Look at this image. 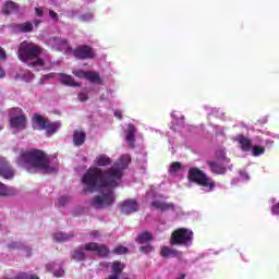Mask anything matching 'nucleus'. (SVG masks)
I'll use <instances>...</instances> for the list:
<instances>
[{
  "label": "nucleus",
  "instance_id": "nucleus-25",
  "mask_svg": "<svg viewBox=\"0 0 279 279\" xmlns=\"http://www.w3.org/2000/svg\"><path fill=\"white\" fill-rule=\"evenodd\" d=\"M74 236L75 234H73V232L65 233L59 231L53 234V241H56L57 243H65V241H71V239H73Z\"/></svg>",
  "mask_w": 279,
  "mask_h": 279
},
{
  "label": "nucleus",
  "instance_id": "nucleus-41",
  "mask_svg": "<svg viewBox=\"0 0 279 279\" xmlns=\"http://www.w3.org/2000/svg\"><path fill=\"white\" fill-rule=\"evenodd\" d=\"M216 136H225L226 129L223 126H215Z\"/></svg>",
  "mask_w": 279,
  "mask_h": 279
},
{
  "label": "nucleus",
  "instance_id": "nucleus-60",
  "mask_svg": "<svg viewBox=\"0 0 279 279\" xmlns=\"http://www.w3.org/2000/svg\"><path fill=\"white\" fill-rule=\"evenodd\" d=\"M108 254H110V248L109 247L106 248V256H108Z\"/></svg>",
  "mask_w": 279,
  "mask_h": 279
},
{
  "label": "nucleus",
  "instance_id": "nucleus-27",
  "mask_svg": "<svg viewBox=\"0 0 279 279\" xmlns=\"http://www.w3.org/2000/svg\"><path fill=\"white\" fill-rule=\"evenodd\" d=\"M207 165L210 171L217 175H223L227 171L226 167L219 165L217 161H208Z\"/></svg>",
  "mask_w": 279,
  "mask_h": 279
},
{
  "label": "nucleus",
  "instance_id": "nucleus-62",
  "mask_svg": "<svg viewBox=\"0 0 279 279\" xmlns=\"http://www.w3.org/2000/svg\"><path fill=\"white\" fill-rule=\"evenodd\" d=\"M72 16H77V12L73 11Z\"/></svg>",
  "mask_w": 279,
  "mask_h": 279
},
{
  "label": "nucleus",
  "instance_id": "nucleus-29",
  "mask_svg": "<svg viewBox=\"0 0 279 279\" xmlns=\"http://www.w3.org/2000/svg\"><path fill=\"white\" fill-rule=\"evenodd\" d=\"M160 255L163 257V258H178V256H180V252L175 251V250H172L171 247L169 246H163L160 251Z\"/></svg>",
  "mask_w": 279,
  "mask_h": 279
},
{
  "label": "nucleus",
  "instance_id": "nucleus-48",
  "mask_svg": "<svg viewBox=\"0 0 279 279\" xmlns=\"http://www.w3.org/2000/svg\"><path fill=\"white\" fill-rule=\"evenodd\" d=\"M5 58H8L5 50L0 47V60H5Z\"/></svg>",
  "mask_w": 279,
  "mask_h": 279
},
{
  "label": "nucleus",
  "instance_id": "nucleus-50",
  "mask_svg": "<svg viewBox=\"0 0 279 279\" xmlns=\"http://www.w3.org/2000/svg\"><path fill=\"white\" fill-rule=\"evenodd\" d=\"M99 236H101V234L99 233V231H93L90 233V238L92 239H99Z\"/></svg>",
  "mask_w": 279,
  "mask_h": 279
},
{
  "label": "nucleus",
  "instance_id": "nucleus-17",
  "mask_svg": "<svg viewBox=\"0 0 279 279\" xmlns=\"http://www.w3.org/2000/svg\"><path fill=\"white\" fill-rule=\"evenodd\" d=\"M235 143H239L240 149L243 151H252V140L245 137L243 134H238L232 138Z\"/></svg>",
  "mask_w": 279,
  "mask_h": 279
},
{
  "label": "nucleus",
  "instance_id": "nucleus-19",
  "mask_svg": "<svg viewBox=\"0 0 279 279\" xmlns=\"http://www.w3.org/2000/svg\"><path fill=\"white\" fill-rule=\"evenodd\" d=\"M47 271H52L56 278H62L64 276V269L62 268V264L49 263L46 265Z\"/></svg>",
  "mask_w": 279,
  "mask_h": 279
},
{
  "label": "nucleus",
  "instance_id": "nucleus-34",
  "mask_svg": "<svg viewBox=\"0 0 279 279\" xmlns=\"http://www.w3.org/2000/svg\"><path fill=\"white\" fill-rule=\"evenodd\" d=\"M206 110H207V114L211 117H217V118L223 117V112H220L218 108L206 107Z\"/></svg>",
  "mask_w": 279,
  "mask_h": 279
},
{
  "label": "nucleus",
  "instance_id": "nucleus-1",
  "mask_svg": "<svg viewBox=\"0 0 279 279\" xmlns=\"http://www.w3.org/2000/svg\"><path fill=\"white\" fill-rule=\"evenodd\" d=\"M16 162L29 173L36 169L45 173H56L58 171V157L47 156V154L38 149L22 153Z\"/></svg>",
  "mask_w": 279,
  "mask_h": 279
},
{
  "label": "nucleus",
  "instance_id": "nucleus-2",
  "mask_svg": "<svg viewBox=\"0 0 279 279\" xmlns=\"http://www.w3.org/2000/svg\"><path fill=\"white\" fill-rule=\"evenodd\" d=\"M130 162H132V156L130 154H123L106 171V206H112L114 204V199H117L114 190L121 184V180H123Z\"/></svg>",
  "mask_w": 279,
  "mask_h": 279
},
{
  "label": "nucleus",
  "instance_id": "nucleus-4",
  "mask_svg": "<svg viewBox=\"0 0 279 279\" xmlns=\"http://www.w3.org/2000/svg\"><path fill=\"white\" fill-rule=\"evenodd\" d=\"M40 47L31 41H22L19 46L17 58L22 62H28V66H45V61L38 58Z\"/></svg>",
  "mask_w": 279,
  "mask_h": 279
},
{
  "label": "nucleus",
  "instance_id": "nucleus-57",
  "mask_svg": "<svg viewBox=\"0 0 279 279\" xmlns=\"http://www.w3.org/2000/svg\"><path fill=\"white\" fill-rule=\"evenodd\" d=\"M111 163H112V159H110V157H106V166L108 167Z\"/></svg>",
  "mask_w": 279,
  "mask_h": 279
},
{
  "label": "nucleus",
  "instance_id": "nucleus-3",
  "mask_svg": "<svg viewBox=\"0 0 279 279\" xmlns=\"http://www.w3.org/2000/svg\"><path fill=\"white\" fill-rule=\"evenodd\" d=\"M83 184L86 185L84 193H95V191H101L100 196H96L92 201V206L96 209L104 208L106 206V171L99 168H89L82 178Z\"/></svg>",
  "mask_w": 279,
  "mask_h": 279
},
{
  "label": "nucleus",
  "instance_id": "nucleus-63",
  "mask_svg": "<svg viewBox=\"0 0 279 279\" xmlns=\"http://www.w3.org/2000/svg\"><path fill=\"white\" fill-rule=\"evenodd\" d=\"M3 130V124H0V131Z\"/></svg>",
  "mask_w": 279,
  "mask_h": 279
},
{
  "label": "nucleus",
  "instance_id": "nucleus-37",
  "mask_svg": "<svg viewBox=\"0 0 279 279\" xmlns=\"http://www.w3.org/2000/svg\"><path fill=\"white\" fill-rule=\"evenodd\" d=\"M93 19H94V15L90 12L78 15V20L82 21L83 23H88V21H93Z\"/></svg>",
  "mask_w": 279,
  "mask_h": 279
},
{
  "label": "nucleus",
  "instance_id": "nucleus-20",
  "mask_svg": "<svg viewBox=\"0 0 279 279\" xmlns=\"http://www.w3.org/2000/svg\"><path fill=\"white\" fill-rule=\"evenodd\" d=\"M172 117V125L173 128H171V130H173L174 132H178V128H184V116L180 114V112L178 111H173L171 113Z\"/></svg>",
  "mask_w": 279,
  "mask_h": 279
},
{
  "label": "nucleus",
  "instance_id": "nucleus-64",
  "mask_svg": "<svg viewBox=\"0 0 279 279\" xmlns=\"http://www.w3.org/2000/svg\"><path fill=\"white\" fill-rule=\"evenodd\" d=\"M160 223H161L162 226H165V221H160Z\"/></svg>",
  "mask_w": 279,
  "mask_h": 279
},
{
  "label": "nucleus",
  "instance_id": "nucleus-9",
  "mask_svg": "<svg viewBox=\"0 0 279 279\" xmlns=\"http://www.w3.org/2000/svg\"><path fill=\"white\" fill-rule=\"evenodd\" d=\"M151 206L161 213H167L171 210L174 217H180L182 215V208L179 206L173 205V203H166L160 201H153Z\"/></svg>",
  "mask_w": 279,
  "mask_h": 279
},
{
  "label": "nucleus",
  "instance_id": "nucleus-61",
  "mask_svg": "<svg viewBox=\"0 0 279 279\" xmlns=\"http://www.w3.org/2000/svg\"><path fill=\"white\" fill-rule=\"evenodd\" d=\"M240 128H241L242 130H247V126H245V125H243V124H241Z\"/></svg>",
  "mask_w": 279,
  "mask_h": 279
},
{
  "label": "nucleus",
  "instance_id": "nucleus-32",
  "mask_svg": "<svg viewBox=\"0 0 279 279\" xmlns=\"http://www.w3.org/2000/svg\"><path fill=\"white\" fill-rule=\"evenodd\" d=\"M251 151H252V156H255V157L263 156V154H265V147L255 145V146H252Z\"/></svg>",
  "mask_w": 279,
  "mask_h": 279
},
{
  "label": "nucleus",
  "instance_id": "nucleus-59",
  "mask_svg": "<svg viewBox=\"0 0 279 279\" xmlns=\"http://www.w3.org/2000/svg\"><path fill=\"white\" fill-rule=\"evenodd\" d=\"M239 183V179H232L231 184H238Z\"/></svg>",
  "mask_w": 279,
  "mask_h": 279
},
{
  "label": "nucleus",
  "instance_id": "nucleus-56",
  "mask_svg": "<svg viewBox=\"0 0 279 279\" xmlns=\"http://www.w3.org/2000/svg\"><path fill=\"white\" fill-rule=\"evenodd\" d=\"M0 77H5V70L0 66Z\"/></svg>",
  "mask_w": 279,
  "mask_h": 279
},
{
  "label": "nucleus",
  "instance_id": "nucleus-44",
  "mask_svg": "<svg viewBox=\"0 0 279 279\" xmlns=\"http://www.w3.org/2000/svg\"><path fill=\"white\" fill-rule=\"evenodd\" d=\"M240 178L247 182L250 180V174H247V172H245L244 170H240Z\"/></svg>",
  "mask_w": 279,
  "mask_h": 279
},
{
  "label": "nucleus",
  "instance_id": "nucleus-54",
  "mask_svg": "<svg viewBox=\"0 0 279 279\" xmlns=\"http://www.w3.org/2000/svg\"><path fill=\"white\" fill-rule=\"evenodd\" d=\"M150 197H154V191L151 190L146 193V199H149Z\"/></svg>",
  "mask_w": 279,
  "mask_h": 279
},
{
  "label": "nucleus",
  "instance_id": "nucleus-49",
  "mask_svg": "<svg viewBox=\"0 0 279 279\" xmlns=\"http://www.w3.org/2000/svg\"><path fill=\"white\" fill-rule=\"evenodd\" d=\"M113 114H114L116 119H119V120H121L123 117V113L121 112V110H116L113 112Z\"/></svg>",
  "mask_w": 279,
  "mask_h": 279
},
{
  "label": "nucleus",
  "instance_id": "nucleus-28",
  "mask_svg": "<svg viewBox=\"0 0 279 279\" xmlns=\"http://www.w3.org/2000/svg\"><path fill=\"white\" fill-rule=\"evenodd\" d=\"M3 14H16L19 12V4L9 1L2 7Z\"/></svg>",
  "mask_w": 279,
  "mask_h": 279
},
{
  "label": "nucleus",
  "instance_id": "nucleus-26",
  "mask_svg": "<svg viewBox=\"0 0 279 279\" xmlns=\"http://www.w3.org/2000/svg\"><path fill=\"white\" fill-rule=\"evenodd\" d=\"M16 189L13 186L0 183V197H12L13 195H16Z\"/></svg>",
  "mask_w": 279,
  "mask_h": 279
},
{
  "label": "nucleus",
  "instance_id": "nucleus-53",
  "mask_svg": "<svg viewBox=\"0 0 279 279\" xmlns=\"http://www.w3.org/2000/svg\"><path fill=\"white\" fill-rule=\"evenodd\" d=\"M88 3H95V0H82V5H88Z\"/></svg>",
  "mask_w": 279,
  "mask_h": 279
},
{
  "label": "nucleus",
  "instance_id": "nucleus-35",
  "mask_svg": "<svg viewBox=\"0 0 279 279\" xmlns=\"http://www.w3.org/2000/svg\"><path fill=\"white\" fill-rule=\"evenodd\" d=\"M218 159L223 162V165H228L230 159L226 157V150L221 149L217 151Z\"/></svg>",
  "mask_w": 279,
  "mask_h": 279
},
{
  "label": "nucleus",
  "instance_id": "nucleus-16",
  "mask_svg": "<svg viewBox=\"0 0 279 279\" xmlns=\"http://www.w3.org/2000/svg\"><path fill=\"white\" fill-rule=\"evenodd\" d=\"M138 203L134 199H128L124 201L122 207H121V214L122 215H132L133 213L138 211Z\"/></svg>",
  "mask_w": 279,
  "mask_h": 279
},
{
  "label": "nucleus",
  "instance_id": "nucleus-38",
  "mask_svg": "<svg viewBox=\"0 0 279 279\" xmlns=\"http://www.w3.org/2000/svg\"><path fill=\"white\" fill-rule=\"evenodd\" d=\"M97 167H106V155H100L96 159Z\"/></svg>",
  "mask_w": 279,
  "mask_h": 279
},
{
  "label": "nucleus",
  "instance_id": "nucleus-43",
  "mask_svg": "<svg viewBox=\"0 0 279 279\" xmlns=\"http://www.w3.org/2000/svg\"><path fill=\"white\" fill-rule=\"evenodd\" d=\"M52 75L51 74H46V75H43L39 80V84L43 86L44 84H46V82L48 80H51Z\"/></svg>",
  "mask_w": 279,
  "mask_h": 279
},
{
  "label": "nucleus",
  "instance_id": "nucleus-31",
  "mask_svg": "<svg viewBox=\"0 0 279 279\" xmlns=\"http://www.w3.org/2000/svg\"><path fill=\"white\" fill-rule=\"evenodd\" d=\"M182 171V163L180 162H172L169 168L170 175H178L179 172Z\"/></svg>",
  "mask_w": 279,
  "mask_h": 279
},
{
  "label": "nucleus",
  "instance_id": "nucleus-23",
  "mask_svg": "<svg viewBox=\"0 0 279 279\" xmlns=\"http://www.w3.org/2000/svg\"><path fill=\"white\" fill-rule=\"evenodd\" d=\"M62 128V123L60 121L51 122L48 120V124H46V134L47 136H53L58 130Z\"/></svg>",
  "mask_w": 279,
  "mask_h": 279
},
{
  "label": "nucleus",
  "instance_id": "nucleus-8",
  "mask_svg": "<svg viewBox=\"0 0 279 279\" xmlns=\"http://www.w3.org/2000/svg\"><path fill=\"white\" fill-rule=\"evenodd\" d=\"M9 116L12 130H17V132L25 130L27 120L25 119V116H23V110L21 108H12L9 111Z\"/></svg>",
  "mask_w": 279,
  "mask_h": 279
},
{
  "label": "nucleus",
  "instance_id": "nucleus-45",
  "mask_svg": "<svg viewBox=\"0 0 279 279\" xmlns=\"http://www.w3.org/2000/svg\"><path fill=\"white\" fill-rule=\"evenodd\" d=\"M66 202H69V197L66 196H61L59 198V206H66Z\"/></svg>",
  "mask_w": 279,
  "mask_h": 279
},
{
  "label": "nucleus",
  "instance_id": "nucleus-12",
  "mask_svg": "<svg viewBox=\"0 0 279 279\" xmlns=\"http://www.w3.org/2000/svg\"><path fill=\"white\" fill-rule=\"evenodd\" d=\"M48 47L53 49L54 51H66V49H71L69 46V40L60 37H52L47 40Z\"/></svg>",
  "mask_w": 279,
  "mask_h": 279
},
{
  "label": "nucleus",
  "instance_id": "nucleus-40",
  "mask_svg": "<svg viewBox=\"0 0 279 279\" xmlns=\"http://www.w3.org/2000/svg\"><path fill=\"white\" fill-rule=\"evenodd\" d=\"M78 99L80 101H88V92L87 90L80 92Z\"/></svg>",
  "mask_w": 279,
  "mask_h": 279
},
{
  "label": "nucleus",
  "instance_id": "nucleus-33",
  "mask_svg": "<svg viewBox=\"0 0 279 279\" xmlns=\"http://www.w3.org/2000/svg\"><path fill=\"white\" fill-rule=\"evenodd\" d=\"M130 250L123 245H119L112 250L111 254H117L118 256H123V254H128Z\"/></svg>",
  "mask_w": 279,
  "mask_h": 279
},
{
  "label": "nucleus",
  "instance_id": "nucleus-24",
  "mask_svg": "<svg viewBox=\"0 0 279 279\" xmlns=\"http://www.w3.org/2000/svg\"><path fill=\"white\" fill-rule=\"evenodd\" d=\"M73 143L74 147H82L86 143V133L84 131H74Z\"/></svg>",
  "mask_w": 279,
  "mask_h": 279
},
{
  "label": "nucleus",
  "instance_id": "nucleus-42",
  "mask_svg": "<svg viewBox=\"0 0 279 279\" xmlns=\"http://www.w3.org/2000/svg\"><path fill=\"white\" fill-rule=\"evenodd\" d=\"M24 82H33L34 81V74L32 72H26L23 77Z\"/></svg>",
  "mask_w": 279,
  "mask_h": 279
},
{
  "label": "nucleus",
  "instance_id": "nucleus-7",
  "mask_svg": "<svg viewBox=\"0 0 279 279\" xmlns=\"http://www.w3.org/2000/svg\"><path fill=\"white\" fill-rule=\"evenodd\" d=\"M171 245H183L191 247L193 245V231L186 228H179L174 230L170 238Z\"/></svg>",
  "mask_w": 279,
  "mask_h": 279
},
{
  "label": "nucleus",
  "instance_id": "nucleus-36",
  "mask_svg": "<svg viewBox=\"0 0 279 279\" xmlns=\"http://www.w3.org/2000/svg\"><path fill=\"white\" fill-rule=\"evenodd\" d=\"M8 247L9 250H25V245L22 242H11Z\"/></svg>",
  "mask_w": 279,
  "mask_h": 279
},
{
  "label": "nucleus",
  "instance_id": "nucleus-10",
  "mask_svg": "<svg viewBox=\"0 0 279 279\" xmlns=\"http://www.w3.org/2000/svg\"><path fill=\"white\" fill-rule=\"evenodd\" d=\"M73 56L77 60H90L95 58V50L90 46L81 45L75 48Z\"/></svg>",
  "mask_w": 279,
  "mask_h": 279
},
{
  "label": "nucleus",
  "instance_id": "nucleus-15",
  "mask_svg": "<svg viewBox=\"0 0 279 279\" xmlns=\"http://www.w3.org/2000/svg\"><path fill=\"white\" fill-rule=\"evenodd\" d=\"M126 144L131 149H134L136 143V126L129 124L124 131Z\"/></svg>",
  "mask_w": 279,
  "mask_h": 279
},
{
  "label": "nucleus",
  "instance_id": "nucleus-39",
  "mask_svg": "<svg viewBox=\"0 0 279 279\" xmlns=\"http://www.w3.org/2000/svg\"><path fill=\"white\" fill-rule=\"evenodd\" d=\"M140 252H143V254H150V252H154V246L149 244L145 246H141Z\"/></svg>",
  "mask_w": 279,
  "mask_h": 279
},
{
  "label": "nucleus",
  "instance_id": "nucleus-11",
  "mask_svg": "<svg viewBox=\"0 0 279 279\" xmlns=\"http://www.w3.org/2000/svg\"><path fill=\"white\" fill-rule=\"evenodd\" d=\"M73 75L80 80H87L92 84H101V76L97 72H86L84 70H74Z\"/></svg>",
  "mask_w": 279,
  "mask_h": 279
},
{
  "label": "nucleus",
  "instance_id": "nucleus-46",
  "mask_svg": "<svg viewBox=\"0 0 279 279\" xmlns=\"http://www.w3.org/2000/svg\"><path fill=\"white\" fill-rule=\"evenodd\" d=\"M271 213L279 216V203L272 206Z\"/></svg>",
  "mask_w": 279,
  "mask_h": 279
},
{
  "label": "nucleus",
  "instance_id": "nucleus-51",
  "mask_svg": "<svg viewBox=\"0 0 279 279\" xmlns=\"http://www.w3.org/2000/svg\"><path fill=\"white\" fill-rule=\"evenodd\" d=\"M35 14H37V16H43V14H44L43 9L35 8Z\"/></svg>",
  "mask_w": 279,
  "mask_h": 279
},
{
  "label": "nucleus",
  "instance_id": "nucleus-5",
  "mask_svg": "<svg viewBox=\"0 0 279 279\" xmlns=\"http://www.w3.org/2000/svg\"><path fill=\"white\" fill-rule=\"evenodd\" d=\"M189 180L190 182H195L196 184H199V186H203L207 193H210V191L215 189V181L197 168L189 170Z\"/></svg>",
  "mask_w": 279,
  "mask_h": 279
},
{
  "label": "nucleus",
  "instance_id": "nucleus-52",
  "mask_svg": "<svg viewBox=\"0 0 279 279\" xmlns=\"http://www.w3.org/2000/svg\"><path fill=\"white\" fill-rule=\"evenodd\" d=\"M53 5H60V3H66V0H52Z\"/></svg>",
  "mask_w": 279,
  "mask_h": 279
},
{
  "label": "nucleus",
  "instance_id": "nucleus-21",
  "mask_svg": "<svg viewBox=\"0 0 279 279\" xmlns=\"http://www.w3.org/2000/svg\"><path fill=\"white\" fill-rule=\"evenodd\" d=\"M59 80L64 86H70L72 88L80 86V83L75 82V80H73V76L69 74L60 73Z\"/></svg>",
  "mask_w": 279,
  "mask_h": 279
},
{
  "label": "nucleus",
  "instance_id": "nucleus-18",
  "mask_svg": "<svg viewBox=\"0 0 279 279\" xmlns=\"http://www.w3.org/2000/svg\"><path fill=\"white\" fill-rule=\"evenodd\" d=\"M123 269H125V264L121 263L120 260H114L111 265L112 275L109 276L108 279H119V276H121Z\"/></svg>",
  "mask_w": 279,
  "mask_h": 279
},
{
  "label": "nucleus",
  "instance_id": "nucleus-55",
  "mask_svg": "<svg viewBox=\"0 0 279 279\" xmlns=\"http://www.w3.org/2000/svg\"><path fill=\"white\" fill-rule=\"evenodd\" d=\"M41 23H43V21H40V20H34L33 21V24H34L35 27H38V25H40Z\"/></svg>",
  "mask_w": 279,
  "mask_h": 279
},
{
  "label": "nucleus",
  "instance_id": "nucleus-14",
  "mask_svg": "<svg viewBox=\"0 0 279 279\" xmlns=\"http://www.w3.org/2000/svg\"><path fill=\"white\" fill-rule=\"evenodd\" d=\"M10 27L13 34H29V32H34V23L32 22L13 23Z\"/></svg>",
  "mask_w": 279,
  "mask_h": 279
},
{
  "label": "nucleus",
  "instance_id": "nucleus-30",
  "mask_svg": "<svg viewBox=\"0 0 279 279\" xmlns=\"http://www.w3.org/2000/svg\"><path fill=\"white\" fill-rule=\"evenodd\" d=\"M154 239V235L149 231H144L137 236V242L149 243Z\"/></svg>",
  "mask_w": 279,
  "mask_h": 279
},
{
  "label": "nucleus",
  "instance_id": "nucleus-47",
  "mask_svg": "<svg viewBox=\"0 0 279 279\" xmlns=\"http://www.w3.org/2000/svg\"><path fill=\"white\" fill-rule=\"evenodd\" d=\"M49 16L52 21H58V13L54 11H49Z\"/></svg>",
  "mask_w": 279,
  "mask_h": 279
},
{
  "label": "nucleus",
  "instance_id": "nucleus-6",
  "mask_svg": "<svg viewBox=\"0 0 279 279\" xmlns=\"http://www.w3.org/2000/svg\"><path fill=\"white\" fill-rule=\"evenodd\" d=\"M84 252H95V254H97L98 256H106V246H99L97 243L95 242H89L86 243L84 248H76L74 251L71 252V257L73 258V260H86V253Z\"/></svg>",
  "mask_w": 279,
  "mask_h": 279
},
{
  "label": "nucleus",
  "instance_id": "nucleus-22",
  "mask_svg": "<svg viewBox=\"0 0 279 279\" xmlns=\"http://www.w3.org/2000/svg\"><path fill=\"white\" fill-rule=\"evenodd\" d=\"M33 123H34V125H37V126H34L36 130L43 131L47 128L49 120H46L45 118H43V116H40L38 113H35L33 116Z\"/></svg>",
  "mask_w": 279,
  "mask_h": 279
},
{
  "label": "nucleus",
  "instance_id": "nucleus-58",
  "mask_svg": "<svg viewBox=\"0 0 279 279\" xmlns=\"http://www.w3.org/2000/svg\"><path fill=\"white\" fill-rule=\"evenodd\" d=\"M25 250H26V256H32V248L25 247Z\"/></svg>",
  "mask_w": 279,
  "mask_h": 279
},
{
  "label": "nucleus",
  "instance_id": "nucleus-13",
  "mask_svg": "<svg viewBox=\"0 0 279 279\" xmlns=\"http://www.w3.org/2000/svg\"><path fill=\"white\" fill-rule=\"evenodd\" d=\"M15 171L12 169V166L5 158L0 157V175L4 178V180H12L15 175Z\"/></svg>",
  "mask_w": 279,
  "mask_h": 279
}]
</instances>
